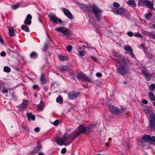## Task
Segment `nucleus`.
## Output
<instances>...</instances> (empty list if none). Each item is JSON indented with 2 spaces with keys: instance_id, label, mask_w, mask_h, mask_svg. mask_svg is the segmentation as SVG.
<instances>
[{
  "instance_id": "338daca9",
  "label": "nucleus",
  "mask_w": 155,
  "mask_h": 155,
  "mask_svg": "<svg viewBox=\"0 0 155 155\" xmlns=\"http://www.w3.org/2000/svg\"><path fill=\"white\" fill-rule=\"evenodd\" d=\"M153 26L155 28V24L153 25Z\"/></svg>"
},
{
  "instance_id": "0e129e2a",
  "label": "nucleus",
  "mask_w": 155,
  "mask_h": 155,
  "mask_svg": "<svg viewBox=\"0 0 155 155\" xmlns=\"http://www.w3.org/2000/svg\"><path fill=\"white\" fill-rule=\"evenodd\" d=\"M38 155H44V154L43 153H39Z\"/></svg>"
},
{
  "instance_id": "13d9d810",
  "label": "nucleus",
  "mask_w": 155,
  "mask_h": 155,
  "mask_svg": "<svg viewBox=\"0 0 155 155\" xmlns=\"http://www.w3.org/2000/svg\"><path fill=\"white\" fill-rule=\"evenodd\" d=\"M38 87V86L37 85H34L33 86V88L34 89H35L37 88Z\"/></svg>"
},
{
  "instance_id": "7c9ffc66",
  "label": "nucleus",
  "mask_w": 155,
  "mask_h": 155,
  "mask_svg": "<svg viewBox=\"0 0 155 155\" xmlns=\"http://www.w3.org/2000/svg\"><path fill=\"white\" fill-rule=\"evenodd\" d=\"M95 126V124H92L91 125H90L88 127H87V131H90L93 130V128Z\"/></svg>"
},
{
  "instance_id": "ddd939ff",
  "label": "nucleus",
  "mask_w": 155,
  "mask_h": 155,
  "mask_svg": "<svg viewBox=\"0 0 155 155\" xmlns=\"http://www.w3.org/2000/svg\"><path fill=\"white\" fill-rule=\"evenodd\" d=\"M1 90H2V93L3 94L5 93L7 94L9 90L11 91L12 90L10 88V85L8 84H5V83L3 85Z\"/></svg>"
},
{
  "instance_id": "e433bc0d",
  "label": "nucleus",
  "mask_w": 155,
  "mask_h": 155,
  "mask_svg": "<svg viewBox=\"0 0 155 155\" xmlns=\"http://www.w3.org/2000/svg\"><path fill=\"white\" fill-rule=\"evenodd\" d=\"M151 15V14L150 13H148L144 15V16L145 18H146V19H149V18H150V16Z\"/></svg>"
},
{
  "instance_id": "473e14b6",
  "label": "nucleus",
  "mask_w": 155,
  "mask_h": 155,
  "mask_svg": "<svg viewBox=\"0 0 155 155\" xmlns=\"http://www.w3.org/2000/svg\"><path fill=\"white\" fill-rule=\"evenodd\" d=\"M58 58L60 60L62 61H64L67 59V58L66 57L61 55H59L58 56Z\"/></svg>"
},
{
  "instance_id": "bb28decb",
  "label": "nucleus",
  "mask_w": 155,
  "mask_h": 155,
  "mask_svg": "<svg viewBox=\"0 0 155 155\" xmlns=\"http://www.w3.org/2000/svg\"><path fill=\"white\" fill-rule=\"evenodd\" d=\"M124 50L127 51L131 52L132 51V49L129 46H126L124 47Z\"/></svg>"
},
{
  "instance_id": "dca6fc26",
  "label": "nucleus",
  "mask_w": 155,
  "mask_h": 155,
  "mask_svg": "<svg viewBox=\"0 0 155 155\" xmlns=\"http://www.w3.org/2000/svg\"><path fill=\"white\" fill-rule=\"evenodd\" d=\"M32 17L31 14H28L27 15L25 20L24 23L26 25H30L31 23Z\"/></svg>"
},
{
  "instance_id": "c85d7f7f",
  "label": "nucleus",
  "mask_w": 155,
  "mask_h": 155,
  "mask_svg": "<svg viewBox=\"0 0 155 155\" xmlns=\"http://www.w3.org/2000/svg\"><path fill=\"white\" fill-rule=\"evenodd\" d=\"M26 104L24 103H23L21 105L19 109V110H22L26 108Z\"/></svg>"
},
{
  "instance_id": "5701e85b",
  "label": "nucleus",
  "mask_w": 155,
  "mask_h": 155,
  "mask_svg": "<svg viewBox=\"0 0 155 155\" xmlns=\"http://www.w3.org/2000/svg\"><path fill=\"white\" fill-rule=\"evenodd\" d=\"M144 140L146 142L150 141L151 137L150 136L147 135H145L143 137Z\"/></svg>"
},
{
  "instance_id": "de8ad7c7",
  "label": "nucleus",
  "mask_w": 155,
  "mask_h": 155,
  "mask_svg": "<svg viewBox=\"0 0 155 155\" xmlns=\"http://www.w3.org/2000/svg\"><path fill=\"white\" fill-rule=\"evenodd\" d=\"M150 141L155 142V137L152 136V137H151Z\"/></svg>"
},
{
  "instance_id": "20e7f679",
  "label": "nucleus",
  "mask_w": 155,
  "mask_h": 155,
  "mask_svg": "<svg viewBox=\"0 0 155 155\" xmlns=\"http://www.w3.org/2000/svg\"><path fill=\"white\" fill-rule=\"evenodd\" d=\"M113 56L114 57L115 61H116L120 65L122 64V62L124 61V58L120 55L118 52L114 51H112Z\"/></svg>"
},
{
  "instance_id": "2eb2a0df",
  "label": "nucleus",
  "mask_w": 155,
  "mask_h": 155,
  "mask_svg": "<svg viewBox=\"0 0 155 155\" xmlns=\"http://www.w3.org/2000/svg\"><path fill=\"white\" fill-rule=\"evenodd\" d=\"M62 10L63 11L64 15L68 17L70 19H73L72 14L69 10L65 8H62Z\"/></svg>"
},
{
  "instance_id": "680f3d73",
  "label": "nucleus",
  "mask_w": 155,
  "mask_h": 155,
  "mask_svg": "<svg viewBox=\"0 0 155 155\" xmlns=\"http://www.w3.org/2000/svg\"><path fill=\"white\" fill-rule=\"evenodd\" d=\"M105 146H109V143H105Z\"/></svg>"
},
{
  "instance_id": "b1692460",
  "label": "nucleus",
  "mask_w": 155,
  "mask_h": 155,
  "mask_svg": "<svg viewBox=\"0 0 155 155\" xmlns=\"http://www.w3.org/2000/svg\"><path fill=\"white\" fill-rule=\"evenodd\" d=\"M69 69L66 66H63L60 67V71L61 72L67 71Z\"/></svg>"
},
{
  "instance_id": "49530a36",
  "label": "nucleus",
  "mask_w": 155,
  "mask_h": 155,
  "mask_svg": "<svg viewBox=\"0 0 155 155\" xmlns=\"http://www.w3.org/2000/svg\"><path fill=\"white\" fill-rule=\"evenodd\" d=\"M59 124V121L58 120H56L53 123V124L55 126H57Z\"/></svg>"
},
{
  "instance_id": "3c124183",
  "label": "nucleus",
  "mask_w": 155,
  "mask_h": 155,
  "mask_svg": "<svg viewBox=\"0 0 155 155\" xmlns=\"http://www.w3.org/2000/svg\"><path fill=\"white\" fill-rule=\"evenodd\" d=\"M41 146L40 144H39L36 147L37 150H40L41 149Z\"/></svg>"
},
{
  "instance_id": "aec40b11",
  "label": "nucleus",
  "mask_w": 155,
  "mask_h": 155,
  "mask_svg": "<svg viewBox=\"0 0 155 155\" xmlns=\"http://www.w3.org/2000/svg\"><path fill=\"white\" fill-rule=\"evenodd\" d=\"M40 79L42 83L46 84V83L47 81L44 74H41L40 77Z\"/></svg>"
},
{
  "instance_id": "774afa93",
  "label": "nucleus",
  "mask_w": 155,
  "mask_h": 155,
  "mask_svg": "<svg viewBox=\"0 0 155 155\" xmlns=\"http://www.w3.org/2000/svg\"><path fill=\"white\" fill-rule=\"evenodd\" d=\"M153 104L155 106V103L154 102L153 103Z\"/></svg>"
},
{
  "instance_id": "c756f323",
  "label": "nucleus",
  "mask_w": 155,
  "mask_h": 155,
  "mask_svg": "<svg viewBox=\"0 0 155 155\" xmlns=\"http://www.w3.org/2000/svg\"><path fill=\"white\" fill-rule=\"evenodd\" d=\"M63 100L62 97H59L56 99V102L58 103L61 104L63 103Z\"/></svg>"
},
{
  "instance_id": "c03bdc74",
  "label": "nucleus",
  "mask_w": 155,
  "mask_h": 155,
  "mask_svg": "<svg viewBox=\"0 0 155 155\" xmlns=\"http://www.w3.org/2000/svg\"><path fill=\"white\" fill-rule=\"evenodd\" d=\"M155 34H153V32H150L149 36L154 38Z\"/></svg>"
},
{
  "instance_id": "864d4df0",
  "label": "nucleus",
  "mask_w": 155,
  "mask_h": 155,
  "mask_svg": "<svg viewBox=\"0 0 155 155\" xmlns=\"http://www.w3.org/2000/svg\"><path fill=\"white\" fill-rule=\"evenodd\" d=\"M34 130L35 132H38L40 130V128L39 127H37Z\"/></svg>"
},
{
  "instance_id": "4be33fe9",
  "label": "nucleus",
  "mask_w": 155,
  "mask_h": 155,
  "mask_svg": "<svg viewBox=\"0 0 155 155\" xmlns=\"http://www.w3.org/2000/svg\"><path fill=\"white\" fill-rule=\"evenodd\" d=\"M127 4L132 7H135L136 6V4L134 0H130L128 1L127 2Z\"/></svg>"
},
{
  "instance_id": "0eeeda50",
  "label": "nucleus",
  "mask_w": 155,
  "mask_h": 155,
  "mask_svg": "<svg viewBox=\"0 0 155 155\" xmlns=\"http://www.w3.org/2000/svg\"><path fill=\"white\" fill-rule=\"evenodd\" d=\"M77 78L84 82H91V79L89 78L85 74L83 73H80L77 75Z\"/></svg>"
},
{
  "instance_id": "69168bd1",
  "label": "nucleus",
  "mask_w": 155,
  "mask_h": 155,
  "mask_svg": "<svg viewBox=\"0 0 155 155\" xmlns=\"http://www.w3.org/2000/svg\"><path fill=\"white\" fill-rule=\"evenodd\" d=\"M124 84H126L127 83V82H126V81H124Z\"/></svg>"
},
{
  "instance_id": "8fccbe9b",
  "label": "nucleus",
  "mask_w": 155,
  "mask_h": 155,
  "mask_svg": "<svg viewBox=\"0 0 155 155\" xmlns=\"http://www.w3.org/2000/svg\"><path fill=\"white\" fill-rule=\"evenodd\" d=\"M96 76L97 77H101L102 76V74L100 73H97L96 74Z\"/></svg>"
},
{
  "instance_id": "39448f33",
  "label": "nucleus",
  "mask_w": 155,
  "mask_h": 155,
  "mask_svg": "<svg viewBox=\"0 0 155 155\" xmlns=\"http://www.w3.org/2000/svg\"><path fill=\"white\" fill-rule=\"evenodd\" d=\"M48 16L50 21L54 23L60 24L62 23V22L61 21V20L58 18L55 14L50 13L49 15Z\"/></svg>"
},
{
  "instance_id": "f257e3e1",
  "label": "nucleus",
  "mask_w": 155,
  "mask_h": 155,
  "mask_svg": "<svg viewBox=\"0 0 155 155\" xmlns=\"http://www.w3.org/2000/svg\"><path fill=\"white\" fill-rule=\"evenodd\" d=\"M86 8L89 13L93 12L96 18L98 20H100L101 16V10L94 5H93L92 6L90 5L87 6Z\"/></svg>"
},
{
  "instance_id": "f03ea898",
  "label": "nucleus",
  "mask_w": 155,
  "mask_h": 155,
  "mask_svg": "<svg viewBox=\"0 0 155 155\" xmlns=\"http://www.w3.org/2000/svg\"><path fill=\"white\" fill-rule=\"evenodd\" d=\"M72 140H71L70 138V135L68 137H64L63 138L57 137L55 138V140L58 145L61 146L63 145H69L73 141L72 137Z\"/></svg>"
},
{
  "instance_id": "f3484780",
  "label": "nucleus",
  "mask_w": 155,
  "mask_h": 155,
  "mask_svg": "<svg viewBox=\"0 0 155 155\" xmlns=\"http://www.w3.org/2000/svg\"><path fill=\"white\" fill-rule=\"evenodd\" d=\"M27 116L29 120H34L35 119V116L34 115H32V113H27Z\"/></svg>"
},
{
  "instance_id": "bf43d9fd",
  "label": "nucleus",
  "mask_w": 155,
  "mask_h": 155,
  "mask_svg": "<svg viewBox=\"0 0 155 155\" xmlns=\"http://www.w3.org/2000/svg\"><path fill=\"white\" fill-rule=\"evenodd\" d=\"M143 102L145 104H146L147 103H148V101H147L146 100H144L143 101Z\"/></svg>"
},
{
  "instance_id": "9d476101",
  "label": "nucleus",
  "mask_w": 155,
  "mask_h": 155,
  "mask_svg": "<svg viewBox=\"0 0 155 155\" xmlns=\"http://www.w3.org/2000/svg\"><path fill=\"white\" fill-rule=\"evenodd\" d=\"M55 30L59 31L64 34L68 35L70 34V32L69 29L64 27H59L56 28Z\"/></svg>"
},
{
  "instance_id": "7ed1b4c3",
  "label": "nucleus",
  "mask_w": 155,
  "mask_h": 155,
  "mask_svg": "<svg viewBox=\"0 0 155 155\" xmlns=\"http://www.w3.org/2000/svg\"><path fill=\"white\" fill-rule=\"evenodd\" d=\"M122 64L117 66L118 71L122 75L124 76L128 73L129 68L125 63V62H122Z\"/></svg>"
},
{
  "instance_id": "6e6552de",
  "label": "nucleus",
  "mask_w": 155,
  "mask_h": 155,
  "mask_svg": "<svg viewBox=\"0 0 155 155\" xmlns=\"http://www.w3.org/2000/svg\"><path fill=\"white\" fill-rule=\"evenodd\" d=\"M87 128L86 126H81L79 127V131H78L76 135L72 137L73 140H74L77 137L80 135L82 133H84L86 131H87Z\"/></svg>"
},
{
  "instance_id": "423d86ee",
  "label": "nucleus",
  "mask_w": 155,
  "mask_h": 155,
  "mask_svg": "<svg viewBox=\"0 0 155 155\" xmlns=\"http://www.w3.org/2000/svg\"><path fill=\"white\" fill-rule=\"evenodd\" d=\"M112 11L116 14H119L124 16H126L127 12V10L123 8H114Z\"/></svg>"
},
{
  "instance_id": "37998d69",
  "label": "nucleus",
  "mask_w": 155,
  "mask_h": 155,
  "mask_svg": "<svg viewBox=\"0 0 155 155\" xmlns=\"http://www.w3.org/2000/svg\"><path fill=\"white\" fill-rule=\"evenodd\" d=\"M6 55V53L4 51H3L1 52L0 53V55L2 57H4Z\"/></svg>"
},
{
  "instance_id": "a211bd4d",
  "label": "nucleus",
  "mask_w": 155,
  "mask_h": 155,
  "mask_svg": "<svg viewBox=\"0 0 155 155\" xmlns=\"http://www.w3.org/2000/svg\"><path fill=\"white\" fill-rule=\"evenodd\" d=\"M142 73L145 76V78L147 80H150L151 76L150 75L149 73L145 70H143Z\"/></svg>"
},
{
  "instance_id": "603ef678",
  "label": "nucleus",
  "mask_w": 155,
  "mask_h": 155,
  "mask_svg": "<svg viewBox=\"0 0 155 155\" xmlns=\"http://www.w3.org/2000/svg\"><path fill=\"white\" fill-rule=\"evenodd\" d=\"M4 83L5 82L0 83V90H1V89Z\"/></svg>"
},
{
  "instance_id": "c9c22d12",
  "label": "nucleus",
  "mask_w": 155,
  "mask_h": 155,
  "mask_svg": "<svg viewBox=\"0 0 155 155\" xmlns=\"http://www.w3.org/2000/svg\"><path fill=\"white\" fill-rule=\"evenodd\" d=\"M134 35L136 37H138L140 38H142L143 36L139 32H137L134 34Z\"/></svg>"
},
{
  "instance_id": "052dcab7",
  "label": "nucleus",
  "mask_w": 155,
  "mask_h": 155,
  "mask_svg": "<svg viewBox=\"0 0 155 155\" xmlns=\"http://www.w3.org/2000/svg\"><path fill=\"white\" fill-rule=\"evenodd\" d=\"M82 47H83V48H88V46H86V45H82Z\"/></svg>"
},
{
  "instance_id": "2f4dec72",
  "label": "nucleus",
  "mask_w": 155,
  "mask_h": 155,
  "mask_svg": "<svg viewBox=\"0 0 155 155\" xmlns=\"http://www.w3.org/2000/svg\"><path fill=\"white\" fill-rule=\"evenodd\" d=\"M4 71L8 73L10 71L11 69L8 66H6L4 67Z\"/></svg>"
},
{
  "instance_id": "58836bf2",
  "label": "nucleus",
  "mask_w": 155,
  "mask_h": 155,
  "mask_svg": "<svg viewBox=\"0 0 155 155\" xmlns=\"http://www.w3.org/2000/svg\"><path fill=\"white\" fill-rule=\"evenodd\" d=\"M127 34L130 37H132L134 35V34L132 31H129L127 32Z\"/></svg>"
},
{
  "instance_id": "79ce46f5",
  "label": "nucleus",
  "mask_w": 155,
  "mask_h": 155,
  "mask_svg": "<svg viewBox=\"0 0 155 155\" xmlns=\"http://www.w3.org/2000/svg\"><path fill=\"white\" fill-rule=\"evenodd\" d=\"M72 46H71L69 45V46H68L67 47L66 49H67V50L68 51H71V50L72 49Z\"/></svg>"
},
{
  "instance_id": "393cba45",
  "label": "nucleus",
  "mask_w": 155,
  "mask_h": 155,
  "mask_svg": "<svg viewBox=\"0 0 155 155\" xmlns=\"http://www.w3.org/2000/svg\"><path fill=\"white\" fill-rule=\"evenodd\" d=\"M38 56V54L36 52H32L30 54V57L34 59L36 58Z\"/></svg>"
},
{
  "instance_id": "4468645a",
  "label": "nucleus",
  "mask_w": 155,
  "mask_h": 155,
  "mask_svg": "<svg viewBox=\"0 0 155 155\" xmlns=\"http://www.w3.org/2000/svg\"><path fill=\"white\" fill-rule=\"evenodd\" d=\"M79 94V92H77L74 91H71L68 94V97L70 100H74L77 98Z\"/></svg>"
},
{
  "instance_id": "72a5a7b5",
  "label": "nucleus",
  "mask_w": 155,
  "mask_h": 155,
  "mask_svg": "<svg viewBox=\"0 0 155 155\" xmlns=\"http://www.w3.org/2000/svg\"><path fill=\"white\" fill-rule=\"evenodd\" d=\"M149 89L151 91H153L155 89V84H152L149 86Z\"/></svg>"
},
{
  "instance_id": "6e6d98bb",
  "label": "nucleus",
  "mask_w": 155,
  "mask_h": 155,
  "mask_svg": "<svg viewBox=\"0 0 155 155\" xmlns=\"http://www.w3.org/2000/svg\"><path fill=\"white\" fill-rule=\"evenodd\" d=\"M0 42L2 44H4V41L2 38L0 37Z\"/></svg>"
},
{
  "instance_id": "a19ab883",
  "label": "nucleus",
  "mask_w": 155,
  "mask_h": 155,
  "mask_svg": "<svg viewBox=\"0 0 155 155\" xmlns=\"http://www.w3.org/2000/svg\"><path fill=\"white\" fill-rule=\"evenodd\" d=\"M48 45L47 44H45L44 46V48L43 49V51H46L48 48Z\"/></svg>"
},
{
  "instance_id": "ea45409f",
  "label": "nucleus",
  "mask_w": 155,
  "mask_h": 155,
  "mask_svg": "<svg viewBox=\"0 0 155 155\" xmlns=\"http://www.w3.org/2000/svg\"><path fill=\"white\" fill-rule=\"evenodd\" d=\"M113 6L114 7L118 8L120 6V5L118 3L114 2L113 4Z\"/></svg>"
},
{
  "instance_id": "09e8293b",
  "label": "nucleus",
  "mask_w": 155,
  "mask_h": 155,
  "mask_svg": "<svg viewBox=\"0 0 155 155\" xmlns=\"http://www.w3.org/2000/svg\"><path fill=\"white\" fill-rule=\"evenodd\" d=\"M91 58L94 61H97V59L94 56H91Z\"/></svg>"
},
{
  "instance_id": "e2e57ef3",
  "label": "nucleus",
  "mask_w": 155,
  "mask_h": 155,
  "mask_svg": "<svg viewBox=\"0 0 155 155\" xmlns=\"http://www.w3.org/2000/svg\"><path fill=\"white\" fill-rule=\"evenodd\" d=\"M130 54L131 56L133 57H134V54H133V53H131V54Z\"/></svg>"
},
{
  "instance_id": "1a4fd4ad",
  "label": "nucleus",
  "mask_w": 155,
  "mask_h": 155,
  "mask_svg": "<svg viewBox=\"0 0 155 155\" xmlns=\"http://www.w3.org/2000/svg\"><path fill=\"white\" fill-rule=\"evenodd\" d=\"M139 5L143 6L145 5L149 8H153V4L149 1L142 0L140 2Z\"/></svg>"
},
{
  "instance_id": "a18cd8bd",
  "label": "nucleus",
  "mask_w": 155,
  "mask_h": 155,
  "mask_svg": "<svg viewBox=\"0 0 155 155\" xmlns=\"http://www.w3.org/2000/svg\"><path fill=\"white\" fill-rule=\"evenodd\" d=\"M66 152V149L65 148H64L61 150V153L62 154H64Z\"/></svg>"
},
{
  "instance_id": "4c0bfd02",
  "label": "nucleus",
  "mask_w": 155,
  "mask_h": 155,
  "mask_svg": "<svg viewBox=\"0 0 155 155\" xmlns=\"http://www.w3.org/2000/svg\"><path fill=\"white\" fill-rule=\"evenodd\" d=\"M79 54L81 56H83L84 55L85 53L83 51H81L78 52Z\"/></svg>"
},
{
  "instance_id": "9b49d317",
  "label": "nucleus",
  "mask_w": 155,
  "mask_h": 155,
  "mask_svg": "<svg viewBox=\"0 0 155 155\" xmlns=\"http://www.w3.org/2000/svg\"><path fill=\"white\" fill-rule=\"evenodd\" d=\"M150 127L152 130L155 129V114L150 116Z\"/></svg>"
},
{
  "instance_id": "cd10ccee",
  "label": "nucleus",
  "mask_w": 155,
  "mask_h": 155,
  "mask_svg": "<svg viewBox=\"0 0 155 155\" xmlns=\"http://www.w3.org/2000/svg\"><path fill=\"white\" fill-rule=\"evenodd\" d=\"M21 29L26 32L28 31H29V28L28 27L25 25H23L21 27Z\"/></svg>"
},
{
  "instance_id": "6ab92c4d",
  "label": "nucleus",
  "mask_w": 155,
  "mask_h": 155,
  "mask_svg": "<svg viewBox=\"0 0 155 155\" xmlns=\"http://www.w3.org/2000/svg\"><path fill=\"white\" fill-rule=\"evenodd\" d=\"M9 30V34L11 37H13L15 36V31L13 28H8Z\"/></svg>"
},
{
  "instance_id": "5fc2aeb1",
  "label": "nucleus",
  "mask_w": 155,
  "mask_h": 155,
  "mask_svg": "<svg viewBox=\"0 0 155 155\" xmlns=\"http://www.w3.org/2000/svg\"><path fill=\"white\" fill-rule=\"evenodd\" d=\"M144 32L146 35L149 36L150 32L147 31H144Z\"/></svg>"
},
{
  "instance_id": "412c9836",
  "label": "nucleus",
  "mask_w": 155,
  "mask_h": 155,
  "mask_svg": "<svg viewBox=\"0 0 155 155\" xmlns=\"http://www.w3.org/2000/svg\"><path fill=\"white\" fill-rule=\"evenodd\" d=\"M44 104L43 101H41L40 103L38 105V110L39 111L41 110L44 107Z\"/></svg>"
},
{
  "instance_id": "f704fd0d",
  "label": "nucleus",
  "mask_w": 155,
  "mask_h": 155,
  "mask_svg": "<svg viewBox=\"0 0 155 155\" xmlns=\"http://www.w3.org/2000/svg\"><path fill=\"white\" fill-rule=\"evenodd\" d=\"M19 7L18 4H16L11 6V8L12 9L15 10L18 8Z\"/></svg>"
},
{
  "instance_id": "a878e982",
  "label": "nucleus",
  "mask_w": 155,
  "mask_h": 155,
  "mask_svg": "<svg viewBox=\"0 0 155 155\" xmlns=\"http://www.w3.org/2000/svg\"><path fill=\"white\" fill-rule=\"evenodd\" d=\"M149 98L152 101L155 100V96H154L152 92H150L148 94Z\"/></svg>"
},
{
  "instance_id": "4d7b16f0",
  "label": "nucleus",
  "mask_w": 155,
  "mask_h": 155,
  "mask_svg": "<svg viewBox=\"0 0 155 155\" xmlns=\"http://www.w3.org/2000/svg\"><path fill=\"white\" fill-rule=\"evenodd\" d=\"M92 20L90 19V21L92 24V25H93L94 26H95V27H96V25H96V23H95V24L94 23V22H93V23H92Z\"/></svg>"
},
{
  "instance_id": "f8f14e48",
  "label": "nucleus",
  "mask_w": 155,
  "mask_h": 155,
  "mask_svg": "<svg viewBox=\"0 0 155 155\" xmlns=\"http://www.w3.org/2000/svg\"><path fill=\"white\" fill-rule=\"evenodd\" d=\"M108 107L110 110L115 114L119 115L121 113L120 110L112 105L110 104Z\"/></svg>"
}]
</instances>
